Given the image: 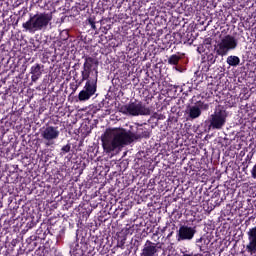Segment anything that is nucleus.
<instances>
[{
	"label": "nucleus",
	"instance_id": "18",
	"mask_svg": "<svg viewBox=\"0 0 256 256\" xmlns=\"http://www.w3.org/2000/svg\"><path fill=\"white\" fill-rule=\"evenodd\" d=\"M175 91H179V93H183V87L182 86H174Z\"/></svg>",
	"mask_w": 256,
	"mask_h": 256
},
{
	"label": "nucleus",
	"instance_id": "12",
	"mask_svg": "<svg viewBox=\"0 0 256 256\" xmlns=\"http://www.w3.org/2000/svg\"><path fill=\"white\" fill-rule=\"evenodd\" d=\"M186 113L188 114V117H190V119H199V117H201V106H188Z\"/></svg>",
	"mask_w": 256,
	"mask_h": 256
},
{
	"label": "nucleus",
	"instance_id": "1",
	"mask_svg": "<svg viewBox=\"0 0 256 256\" xmlns=\"http://www.w3.org/2000/svg\"><path fill=\"white\" fill-rule=\"evenodd\" d=\"M99 79V60L91 56L85 57L81 70V83L85 82L83 89L78 94V101L85 103L97 93V81Z\"/></svg>",
	"mask_w": 256,
	"mask_h": 256
},
{
	"label": "nucleus",
	"instance_id": "10",
	"mask_svg": "<svg viewBox=\"0 0 256 256\" xmlns=\"http://www.w3.org/2000/svg\"><path fill=\"white\" fill-rule=\"evenodd\" d=\"M157 244L147 240L143 246L140 256H156L157 255Z\"/></svg>",
	"mask_w": 256,
	"mask_h": 256
},
{
	"label": "nucleus",
	"instance_id": "2",
	"mask_svg": "<svg viewBox=\"0 0 256 256\" xmlns=\"http://www.w3.org/2000/svg\"><path fill=\"white\" fill-rule=\"evenodd\" d=\"M134 136L125 130H113L102 139L103 149L106 153H112L124 145L133 143Z\"/></svg>",
	"mask_w": 256,
	"mask_h": 256
},
{
	"label": "nucleus",
	"instance_id": "17",
	"mask_svg": "<svg viewBox=\"0 0 256 256\" xmlns=\"http://www.w3.org/2000/svg\"><path fill=\"white\" fill-rule=\"evenodd\" d=\"M251 175L253 179H256V163L251 170Z\"/></svg>",
	"mask_w": 256,
	"mask_h": 256
},
{
	"label": "nucleus",
	"instance_id": "14",
	"mask_svg": "<svg viewBox=\"0 0 256 256\" xmlns=\"http://www.w3.org/2000/svg\"><path fill=\"white\" fill-rule=\"evenodd\" d=\"M180 60H181V57L177 56V54H174L168 58V64L169 65H178Z\"/></svg>",
	"mask_w": 256,
	"mask_h": 256
},
{
	"label": "nucleus",
	"instance_id": "8",
	"mask_svg": "<svg viewBox=\"0 0 256 256\" xmlns=\"http://www.w3.org/2000/svg\"><path fill=\"white\" fill-rule=\"evenodd\" d=\"M195 233H197V227L182 225L177 232L176 239L177 241H191Z\"/></svg>",
	"mask_w": 256,
	"mask_h": 256
},
{
	"label": "nucleus",
	"instance_id": "6",
	"mask_svg": "<svg viewBox=\"0 0 256 256\" xmlns=\"http://www.w3.org/2000/svg\"><path fill=\"white\" fill-rule=\"evenodd\" d=\"M209 123L212 129H223L227 123V111L221 106H217L214 113L209 117Z\"/></svg>",
	"mask_w": 256,
	"mask_h": 256
},
{
	"label": "nucleus",
	"instance_id": "9",
	"mask_svg": "<svg viewBox=\"0 0 256 256\" xmlns=\"http://www.w3.org/2000/svg\"><path fill=\"white\" fill-rule=\"evenodd\" d=\"M247 235L249 242L246 245V251L247 253H250V255H253V253H256V226L250 228L247 232Z\"/></svg>",
	"mask_w": 256,
	"mask_h": 256
},
{
	"label": "nucleus",
	"instance_id": "13",
	"mask_svg": "<svg viewBox=\"0 0 256 256\" xmlns=\"http://www.w3.org/2000/svg\"><path fill=\"white\" fill-rule=\"evenodd\" d=\"M226 63L230 66V67H237L240 63H241V59L239 58V56H228L226 59Z\"/></svg>",
	"mask_w": 256,
	"mask_h": 256
},
{
	"label": "nucleus",
	"instance_id": "5",
	"mask_svg": "<svg viewBox=\"0 0 256 256\" xmlns=\"http://www.w3.org/2000/svg\"><path fill=\"white\" fill-rule=\"evenodd\" d=\"M119 113L128 117H139V115H151V109L142 102H130L118 108Z\"/></svg>",
	"mask_w": 256,
	"mask_h": 256
},
{
	"label": "nucleus",
	"instance_id": "19",
	"mask_svg": "<svg viewBox=\"0 0 256 256\" xmlns=\"http://www.w3.org/2000/svg\"><path fill=\"white\" fill-rule=\"evenodd\" d=\"M89 24L91 25L92 29H97V26H95V22L93 20H89Z\"/></svg>",
	"mask_w": 256,
	"mask_h": 256
},
{
	"label": "nucleus",
	"instance_id": "20",
	"mask_svg": "<svg viewBox=\"0 0 256 256\" xmlns=\"http://www.w3.org/2000/svg\"><path fill=\"white\" fill-rule=\"evenodd\" d=\"M201 241H203V238L197 239V240H196L197 245H199V243H201Z\"/></svg>",
	"mask_w": 256,
	"mask_h": 256
},
{
	"label": "nucleus",
	"instance_id": "7",
	"mask_svg": "<svg viewBox=\"0 0 256 256\" xmlns=\"http://www.w3.org/2000/svg\"><path fill=\"white\" fill-rule=\"evenodd\" d=\"M40 135L45 143V146L51 147V145H54L55 141L59 139V128L55 126H47L41 130Z\"/></svg>",
	"mask_w": 256,
	"mask_h": 256
},
{
	"label": "nucleus",
	"instance_id": "11",
	"mask_svg": "<svg viewBox=\"0 0 256 256\" xmlns=\"http://www.w3.org/2000/svg\"><path fill=\"white\" fill-rule=\"evenodd\" d=\"M43 69L44 66L41 64H35L30 68L32 83H37V81L41 79V75H43Z\"/></svg>",
	"mask_w": 256,
	"mask_h": 256
},
{
	"label": "nucleus",
	"instance_id": "15",
	"mask_svg": "<svg viewBox=\"0 0 256 256\" xmlns=\"http://www.w3.org/2000/svg\"><path fill=\"white\" fill-rule=\"evenodd\" d=\"M125 241H127V236L119 237L117 241V247L120 249H125Z\"/></svg>",
	"mask_w": 256,
	"mask_h": 256
},
{
	"label": "nucleus",
	"instance_id": "16",
	"mask_svg": "<svg viewBox=\"0 0 256 256\" xmlns=\"http://www.w3.org/2000/svg\"><path fill=\"white\" fill-rule=\"evenodd\" d=\"M61 151L63 153H69V151H71V145L67 144V145L63 146Z\"/></svg>",
	"mask_w": 256,
	"mask_h": 256
},
{
	"label": "nucleus",
	"instance_id": "4",
	"mask_svg": "<svg viewBox=\"0 0 256 256\" xmlns=\"http://www.w3.org/2000/svg\"><path fill=\"white\" fill-rule=\"evenodd\" d=\"M238 45L239 41L237 38L228 34L224 37H220V39L215 42L214 53L217 57H227L230 51L237 49Z\"/></svg>",
	"mask_w": 256,
	"mask_h": 256
},
{
	"label": "nucleus",
	"instance_id": "3",
	"mask_svg": "<svg viewBox=\"0 0 256 256\" xmlns=\"http://www.w3.org/2000/svg\"><path fill=\"white\" fill-rule=\"evenodd\" d=\"M51 21H53V13L38 12L31 15L29 20L22 24V27L28 33H37V31L47 29L51 25Z\"/></svg>",
	"mask_w": 256,
	"mask_h": 256
}]
</instances>
